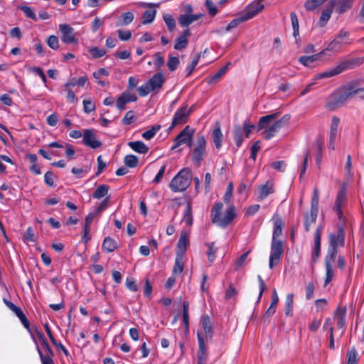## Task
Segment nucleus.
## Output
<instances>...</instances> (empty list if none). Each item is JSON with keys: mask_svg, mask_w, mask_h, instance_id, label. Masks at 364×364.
Here are the masks:
<instances>
[{"mask_svg": "<svg viewBox=\"0 0 364 364\" xmlns=\"http://www.w3.org/2000/svg\"><path fill=\"white\" fill-rule=\"evenodd\" d=\"M340 124V119L333 116L331 119V127H330V136L333 139V138H336L338 134V128Z\"/></svg>", "mask_w": 364, "mask_h": 364, "instance_id": "obj_41", "label": "nucleus"}, {"mask_svg": "<svg viewBox=\"0 0 364 364\" xmlns=\"http://www.w3.org/2000/svg\"><path fill=\"white\" fill-rule=\"evenodd\" d=\"M156 10H148L146 11L143 14V21L144 24L151 23L156 16Z\"/></svg>", "mask_w": 364, "mask_h": 364, "instance_id": "obj_52", "label": "nucleus"}, {"mask_svg": "<svg viewBox=\"0 0 364 364\" xmlns=\"http://www.w3.org/2000/svg\"><path fill=\"white\" fill-rule=\"evenodd\" d=\"M21 10L25 14V15L33 20H36V15L31 7L27 6H22Z\"/></svg>", "mask_w": 364, "mask_h": 364, "instance_id": "obj_61", "label": "nucleus"}, {"mask_svg": "<svg viewBox=\"0 0 364 364\" xmlns=\"http://www.w3.org/2000/svg\"><path fill=\"white\" fill-rule=\"evenodd\" d=\"M117 245L116 241L110 237L105 238L102 243V250L106 252H112L117 249Z\"/></svg>", "mask_w": 364, "mask_h": 364, "instance_id": "obj_31", "label": "nucleus"}, {"mask_svg": "<svg viewBox=\"0 0 364 364\" xmlns=\"http://www.w3.org/2000/svg\"><path fill=\"white\" fill-rule=\"evenodd\" d=\"M194 129L189 126H186L175 138L174 145L172 149H175L183 144H186L188 147L192 146L193 136Z\"/></svg>", "mask_w": 364, "mask_h": 364, "instance_id": "obj_8", "label": "nucleus"}, {"mask_svg": "<svg viewBox=\"0 0 364 364\" xmlns=\"http://www.w3.org/2000/svg\"><path fill=\"white\" fill-rule=\"evenodd\" d=\"M165 82V78L161 73H155L148 81L153 91L160 90Z\"/></svg>", "mask_w": 364, "mask_h": 364, "instance_id": "obj_21", "label": "nucleus"}, {"mask_svg": "<svg viewBox=\"0 0 364 364\" xmlns=\"http://www.w3.org/2000/svg\"><path fill=\"white\" fill-rule=\"evenodd\" d=\"M317 215L318 213L311 211L305 215L304 227L306 232L310 231L311 225L316 223Z\"/></svg>", "mask_w": 364, "mask_h": 364, "instance_id": "obj_37", "label": "nucleus"}, {"mask_svg": "<svg viewBox=\"0 0 364 364\" xmlns=\"http://www.w3.org/2000/svg\"><path fill=\"white\" fill-rule=\"evenodd\" d=\"M360 82V80H354L340 88L346 94L349 99H350L355 95H358L359 83Z\"/></svg>", "mask_w": 364, "mask_h": 364, "instance_id": "obj_19", "label": "nucleus"}, {"mask_svg": "<svg viewBox=\"0 0 364 364\" xmlns=\"http://www.w3.org/2000/svg\"><path fill=\"white\" fill-rule=\"evenodd\" d=\"M264 9V5L257 1V0L249 4L241 14L243 17V20L247 21L257 14H259Z\"/></svg>", "mask_w": 364, "mask_h": 364, "instance_id": "obj_14", "label": "nucleus"}, {"mask_svg": "<svg viewBox=\"0 0 364 364\" xmlns=\"http://www.w3.org/2000/svg\"><path fill=\"white\" fill-rule=\"evenodd\" d=\"M206 140L203 135L199 134L197 136L196 142L191 150L192 161L193 164L199 167L206 153Z\"/></svg>", "mask_w": 364, "mask_h": 364, "instance_id": "obj_5", "label": "nucleus"}, {"mask_svg": "<svg viewBox=\"0 0 364 364\" xmlns=\"http://www.w3.org/2000/svg\"><path fill=\"white\" fill-rule=\"evenodd\" d=\"M286 165L287 164L284 161H277L272 162L270 166L277 171L283 172L285 169Z\"/></svg>", "mask_w": 364, "mask_h": 364, "instance_id": "obj_64", "label": "nucleus"}, {"mask_svg": "<svg viewBox=\"0 0 364 364\" xmlns=\"http://www.w3.org/2000/svg\"><path fill=\"white\" fill-rule=\"evenodd\" d=\"M338 253V248L334 247H328L327 255L325 257V263L329 262L333 264L336 259Z\"/></svg>", "mask_w": 364, "mask_h": 364, "instance_id": "obj_45", "label": "nucleus"}, {"mask_svg": "<svg viewBox=\"0 0 364 364\" xmlns=\"http://www.w3.org/2000/svg\"><path fill=\"white\" fill-rule=\"evenodd\" d=\"M109 189V187L107 185H99L94 192L92 197L96 199H100L107 195Z\"/></svg>", "mask_w": 364, "mask_h": 364, "instance_id": "obj_35", "label": "nucleus"}, {"mask_svg": "<svg viewBox=\"0 0 364 364\" xmlns=\"http://www.w3.org/2000/svg\"><path fill=\"white\" fill-rule=\"evenodd\" d=\"M161 129L160 125H154L150 129L144 132L142 134V137L145 139L146 140H150L152 139L156 132Z\"/></svg>", "mask_w": 364, "mask_h": 364, "instance_id": "obj_49", "label": "nucleus"}, {"mask_svg": "<svg viewBox=\"0 0 364 364\" xmlns=\"http://www.w3.org/2000/svg\"><path fill=\"white\" fill-rule=\"evenodd\" d=\"M192 112V107L188 109L187 105L178 109L175 113L169 129H172L178 124H183L188 122V117Z\"/></svg>", "mask_w": 364, "mask_h": 364, "instance_id": "obj_12", "label": "nucleus"}, {"mask_svg": "<svg viewBox=\"0 0 364 364\" xmlns=\"http://www.w3.org/2000/svg\"><path fill=\"white\" fill-rule=\"evenodd\" d=\"M124 164L130 168H135L139 162L138 158L132 154L127 155L124 157Z\"/></svg>", "mask_w": 364, "mask_h": 364, "instance_id": "obj_51", "label": "nucleus"}, {"mask_svg": "<svg viewBox=\"0 0 364 364\" xmlns=\"http://www.w3.org/2000/svg\"><path fill=\"white\" fill-rule=\"evenodd\" d=\"M237 294V290L234 287V285L232 283H230L228 285V288L225 291V299L229 300L235 296H236Z\"/></svg>", "mask_w": 364, "mask_h": 364, "instance_id": "obj_57", "label": "nucleus"}, {"mask_svg": "<svg viewBox=\"0 0 364 364\" xmlns=\"http://www.w3.org/2000/svg\"><path fill=\"white\" fill-rule=\"evenodd\" d=\"M347 364H357L358 362V353L355 348H352L348 351Z\"/></svg>", "mask_w": 364, "mask_h": 364, "instance_id": "obj_53", "label": "nucleus"}, {"mask_svg": "<svg viewBox=\"0 0 364 364\" xmlns=\"http://www.w3.org/2000/svg\"><path fill=\"white\" fill-rule=\"evenodd\" d=\"M323 230L322 226H318L315 232L314 235V245L312 250V261L316 262L321 251V232Z\"/></svg>", "mask_w": 364, "mask_h": 364, "instance_id": "obj_17", "label": "nucleus"}, {"mask_svg": "<svg viewBox=\"0 0 364 364\" xmlns=\"http://www.w3.org/2000/svg\"><path fill=\"white\" fill-rule=\"evenodd\" d=\"M294 294L290 293L287 295L285 301V314L287 316H292V311L294 308Z\"/></svg>", "mask_w": 364, "mask_h": 364, "instance_id": "obj_34", "label": "nucleus"}, {"mask_svg": "<svg viewBox=\"0 0 364 364\" xmlns=\"http://www.w3.org/2000/svg\"><path fill=\"white\" fill-rule=\"evenodd\" d=\"M283 245L280 240H272L269 266L272 269L279 262L283 254Z\"/></svg>", "mask_w": 364, "mask_h": 364, "instance_id": "obj_9", "label": "nucleus"}, {"mask_svg": "<svg viewBox=\"0 0 364 364\" xmlns=\"http://www.w3.org/2000/svg\"><path fill=\"white\" fill-rule=\"evenodd\" d=\"M82 104L85 113H90L95 109V105L90 100H84Z\"/></svg>", "mask_w": 364, "mask_h": 364, "instance_id": "obj_62", "label": "nucleus"}, {"mask_svg": "<svg viewBox=\"0 0 364 364\" xmlns=\"http://www.w3.org/2000/svg\"><path fill=\"white\" fill-rule=\"evenodd\" d=\"M192 173L190 168L181 169L171 181L169 187L174 193L186 191L191 184Z\"/></svg>", "mask_w": 364, "mask_h": 364, "instance_id": "obj_2", "label": "nucleus"}, {"mask_svg": "<svg viewBox=\"0 0 364 364\" xmlns=\"http://www.w3.org/2000/svg\"><path fill=\"white\" fill-rule=\"evenodd\" d=\"M278 116L279 113L275 112L260 117L257 124V130H264L263 134L266 139H270L273 137L283 126L289 123L291 118L289 114H285L280 119L274 121Z\"/></svg>", "mask_w": 364, "mask_h": 364, "instance_id": "obj_1", "label": "nucleus"}, {"mask_svg": "<svg viewBox=\"0 0 364 364\" xmlns=\"http://www.w3.org/2000/svg\"><path fill=\"white\" fill-rule=\"evenodd\" d=\"M89 52L93 58H100L104 56L106 53V50L105 49L99 48L96 46L90 48Z\"/></svg>", "mask_w": 364, "mask_h": 364, "instance_id": "obj_54", "label": "nucleus"}, {"mask_svg": "<svg viewBox=\"0 0 364 364\" xmlns=\"http://www.w3.org/2000/svg\"><path fill=\"white\" fill-rule=\"evenodd\" d=\"M16 316L20 319L23 326L28 329L30 326V323L28 320L27 319L26 316L23 314V311L18 306H16L14 309L12 311Z\"/></svg>", "mask_w": 364, "mask_h": 364, "instance_id": "obj_38", "label": "nucleus"}, {"mask_svg": "<svg viewBox=\"0 0 364 364\" xmlns=\"http://www.w3.org/2000/svg\"><path fill=\"white\" fill-rule=\"evenodd\" d=\"M188 306L189 304L188 301H185L183 302V321L186 331L188 330L189 326Z\"/></svg>", "mask_w": 364, "mask_h": 364, "instance_id": "obj_47", "label": "nucleus"}, {"mask_svg": "<svg viewBox=\"0 0 364 364\" xmlns=\"http://www.w3.org/2000/svg\"><path fill=\"white\" fill-rule=\"evenodd\" d=\"M203 15L199 14H184L178 17V23L182 27H187L194 21L200 19Z\"/></svg>", "mask_w": 364, "mask_h": 364, "instance_id": "obj_23", "label": "nucleus"}, {"mask_svg": "<svg viewBox=\"0 0 364 364\" xmlns=\"http://www.w3.org/2000/svg\"><path fill=\"white\" fill-rule=\"evenodd\" d=\"M128 146L139 154H146L149 151V147L141 141H129Z\"/></svg>", "mask_w": 364, "mask_h": 364, "instance_id": "obj_26", "label": "nucleus"}, {"mask_svg": "<svg viewBox=\"0 0 364 364\" xmlns=\"http://www.w3.org/2000/svg\"><path fill=\"white\" fill-rule=\"evenodd\" d=\"M163 18H164V20L168 27V31L170 32H172L175 29V27H176L175 19L171 14H164Z\"/></svg>", "mask_w": 364, "mask_h": 364, "instance_id": "obj_50", "label": "nucleus"}, {"mask_svg": "<svg viewBox=\"0 0 364 364\" xmlns=\"http://www.w3.org/2000/svg\"><path fill=\"white\" fill-rule=\"evenodd\" d=\"M274 193V182L267 181L265 184L261 186L259 188V198L264 200L269 194Z\"/></svg>", "mask_w": 364, "mask_h": 364, "instance_id": "obj_25", "label": "nucleus"}, {"mask_svg": "<svg viewBox=\"0 0 364 364\" xmlns=\"http://www.w3.org/2000/svg\"><path fill=\"white\" fill-rule=\"evenodd\" d=\"M133 13L129 11L122 14L119 19L117 22V26H123L129 24L134 20Z\"/></svg>", "mask_w": 364, "mask_h": 364, "instance_id": "obj_32", "label": "nucleus"}, {"mask_svg": "<svg viewBox=\"0 0 364 364\" xmlns=\"http://www.w3.org/2000/svg\"><path fill=\"white\" fill-rule=\"evenodd\" d=\"M202 326L206 336L212 335V321L208 315L203 316L202 318Z\"/></svg>", "mask_w": 364, "mask_h": 364, "instance_id": "obj_36", "label": "nucleus"}, {"mask_svg": "<svg viewBox=\"0 0 364 364\" xmlns=\"http://www.w3.org/2000/svg\"><path fill=\"white\" fill-rule=\"evenodd\" d=\"M208 250L207 252L209 262H213L215 258L217 248L214 245V242L208 243Z\"/></svg>", "mask_w": 364, "mask_h": 364, "instance_id": "obj_59", "label": "nucleus"}, {"mask_svg": "<svg viewBox=\"0 0 364 364\" xmlns=\"http://www.w3.org/2000/svg\"><path fill=\"white\" fill-rule=\"evenodd\" d=\"M349 43H350V33L344 29H341L335 38L328 43L327 48L323 50H325V53L326 51H331L333 53H338L341 50L343 44Z\"/></svg>", "mask_w": 364, "mask_h": 364, "instance_id": "obj_6", "label": "nucleus"}, {"mask_svg": "<svg viewBox=\"0 0 364 364\" xmlns=\"http://www.w3.org/2000/svg\"><path fill=\"white\" fill-rule=\"evenodd\" d=\"M188 43V38H186L185 36H180L175 41L174 49L183 50L187 47Z\"/></svg>", "mask_w": 364, "mask_h": 364, "instance_id": "obj_44", "label": "nucleus"}, {"mask_svg": "<svg viewBox=\"0 0 364 364\" xmlns=\"http://www.w3.org/2000/svg\"><path fill=\"white\" fill-rule=\"evenodd\" d=\"M283 222L280 217L277 216L274 218V230L272 235V240H277V237L280 236L282 233Z\"/></svg>", "mask_w": 364, "mask_h": 364, "instance_id": "obj_27", "label": "nucleus"}, {"mask_svg": "<svg viewBox=\"0 0 364 364\" xmlns=\"http://www.w3.org/2000/svg\"><path fill=\"white\" fill-rule=\"evenodd\" d=\"M345 242V232L343 227L339 225L336 233L329 235V246L338 248L343 247Z\"/></svg>", "mask_w": 364, "mask_h": 364, "instance_id": "obj_16", "label": "nucleus"}, {"mask_svg": "<svg viewBox=\"0 0 364 364\" xmlns=\"http://www.w3.org/2000/svg\"><path fill=\"white\" fill-rule=\"evenodd\" d=\"M87 81V77L86 75L82 76L78 79L73 77V78L70 79L68 82H66L65 84V86L67 87H74L75 85H79V86L82 87L85 85V84L86 83Z\"/></svg>", "mask_w": 364, "mask_h": 364, "instance_id": "obj_40", "label": "nucleus"}, {"mask_svg": "<svg viewBox=\"0 0 364 364\" xmlns=\"http://www.w3.org/2000/svg\"><path fill=\"white\" fill-rule=\"evenodd\" d=\"M335 7V2L334 1H330L326 9L322 11L321 15L319 18V20L318 21V26L319 27H324L328 20L330 19L331 14L333 13V9Z\"/></svg>", "mask_w": 364, "mask_h": 364, "instance_id": "obj_20", "label": "nucleus"}, {"mask_svg": "<svg viewBox=\"0 0 364 364\" xmlns=\"http://www.w3.org/2000/svg\"><path fill=\"white\" fill-rule=\"evenodd\" d=\"M323 54H325V50H322L319 53L311 56H301L299 58V61L305 66H309Z\"/></svg>", "mask_w": 364, "mask_h": 364, "instance_id": "obj_30", "label": "nucleus"}, {"mask_svg": "<svg viewBox=\"0 0 364 364\" xmlns=\"http://www.w3.org/2000/svg\"><path fill=\"white\" fill-rule=\"evenodd\" d=\"M326 267V279L324 282V286L328 284L333 277V270L332 268V264H329V262L325 263Z\"/></svg>", "mask_w": 364, "mask_h": 364, "instance_id": "obj_48", "label": "nucleus"}, {"mask_svg": "<svg viewBox=\"0 0 364 364\" xmlns=\"http://www.w3.org/2000/svg\"><path fill=\"white\" fill-rule=\"evenodd\" d=\"M359 64L358 59H352L350 60H346L341 62L335 68L323 73H321L316 75L314 80L322 78H328L335 75H337L346 70L354 68Z\"/></svg>", "mask_w": 364, "mask_h": 364, "instance_id": "obj_4", "label": "nucleus"}, {"mask_svg": "<svg viewBox=\"0 0 364 364\" xmlns=\"http://www.w3.org/2000/svg\"><path fill=\"white\" fill-rule=\"evenodd\" d=\"M109 196H107L98 205L95 210V214H100L103 210L107 208L109 205Z\"/></svg>", "mask_w": 364, "mask_h": 364, "instance_id": "obj_60", "label": "nucleus"}, {"mask_svg": "<svg viewBox=\"0 0 364 364\" xmlns=\"http://www.w3.org/2000/svg\"><path fill=\"white\" fill-rule=\"evenodd\" d=\"M200 58V53H198L196 55V56L193 59L191 63L187 66V68L186 69V71L187 72V76H189L191 75V73L194 70L196 66L198 65Z\"/></svg>", "mask_w": 364, "mask_h": 364, "instance_id": "obj_56", "label": "nucleus"}, {"mask_svg": "<svg viewBox=\"0 0 364 364\" xmlns=\"http://www.w3.org/2000/svg\"><path fill=\"white\" fill-rule=\"evenodd\" d=\"M230 65V63H228L225 66L222 68L220 70H218L213 76H212L208 80V84H215L217 82L220 77L227 72L228 68Z\"/></svg>", "mask_w": 364, "mask_h": 364, "instance_id": "obj_42", "label": "nucleus"}, {"mask_svg": "<svg viewBox=\"0 0 364 364\" xmlns=\"http://www.w3.org/2000/svg\"><path fill=\"white\" fill-rule=\"evenodd\" d=\"M82 142L85 146L93 149L102 146V142L97 139L93 130L91 129L84 130Z\"/></svg>", "mask_w": 364, "mask_h": 364, "instance_id": "obj_15", "label": "nucleus"}, {"mask_svg": "<svg viewBox=\"0 0 364 364\" xmlns=\"http://www.w3.org/2000/svg\"><path fill=\"white\" fill-rule=\"evenodd\" d=\"M95 218V213H90L87 215L85 218V223L84 226V235L82 237V240H85V242H86L88 240H90V237H87L88 235V230L90 228V225L92 223V220Z\"/></svg>", "mask_w": 364, "mask_h": 364, "instance_id": "obj_43", "label": "nucleus"}, {"mask_svg": "<svg viewBox=\"0 0 364 364\" xmlns=\"http://www.w3.org/2000/svg\"><path fill=\"white\" fill-rule=\"evenodd\" d=\"M183 220L187 225H192L193 224L192 203L191 199L187 202Z\"/></svg>", "mask_w": 364, "mask_h": 364, "instance_id": "obj_29", "label": "nucleus"}, {"mask_svg": "<svg viewBox=\"0 0 364 364\" xmlns=\"http://www.w3.org/2000/svg\"><path fill=\"white\" fill-rule=\"evenodd\" d=\"M349 97L346 95L345 92L342 91L341 88L334 91L328 97V101L326 105V107L328 110H335L338 107L344 105Z\"/></svg>", "mask_w": 364, "mask_h": 364, "instance_id": "obj_7", "label": "nucleus"}, {"mask_svg": "<svg viewBox=\"0 0 364 364\" xmlns=\"http://www.w3.org/2000/svg\"><path fill=\"white\" fill-rule=\"evenodd\" d=\"M198 339L199 348L197 353L198 364H206L208 353L205 348V341L200 333H198Z\"/></svg>", "mask_w": 364, "mask_h": 364, "instance_id": "obj_18", "label": "nucleus"}, {"mask_svg": "<svg viewBox=\"0 0 364 364\" xmlns=\"http://www.w3.org/2000/svg\"><path fill=\"white\" fill-rule=\"evenodd\" d=\"M223 205L222 203H216L212 210L213 222L218 223L221 227H226L235 217V208L230 206L224 217H221L220 212Z\"/></svg>", "mask_w": 364, "mask_h": 364, "instance_id": "obj_3", "label": "nucleus"}, {"mask_svg": "<svg viewBox=\"0 0 364 364\" xmlns=\"http://www.w3.org/2000/svg\"><path fill=\"white\" fill-rule=\"evenodd\" d=\"M212 137L215 147L219 149L222 146L223 133L220 127L218 125L212 132Z\"/></svg>", "mask_w": 364, "mask_h": 364, "instance_id": "obj_28", "label": "nucleus"}, {"mask_svg": "<svg viewBox=\"0 0 364 364\" xmlns=\"http://www.w3.org/2000/svg\"><path fill=\"white\" fill-rule=\"evenodd\" d=\"M48 46L53 50H57L59 48V41L57 36L52 35L47 38Z\"/></svg>", "mask_w": 364, "mask_h": 364, "instance_id": "obj_58", "label": "nucleus"}, {"mask_svg": "<svg viewBox=\"0 0 364 364\" xmlns=\"http://www.w3.org/2000/svg\"><path fill=\"white\" fill-rule=\"evenodd\" d=\"M242 129L240 126H236L233 132V137L237 147L242 144Z\"/></svg>", "mask_w": 364, "mask_h": 364, "instance_id": "obj_46", "label": "nucleus"}, {"mask_svg": "<svg viewBox=\"0 0 364 364\" xmlns=\"http://www.w3.org/2000/svg\"><path fill=\"white\" fill-rule=\"evenodd\" d=\"M135 120V115L133 111H129L122 119V123L126 125L132 124Z\"/></svg>", "mask_w": 364, "mask_h": 364, "instance_id": "obj_63", "label": "nucleus"}, {"mask_svg": "<svg viewBox=\"0 0 364 364\" xmlns=\"http://www.w3.org/2000/svg\"><path fill=\"white\" fill-rule=\"evenodd\" d=\"M355 0H332L335 2L336 12L342 14L350 10Z\"/></svg>", "mask_w": 364, "mask_h": 364, "instance_id": "obj_22", "label": "nucleus"}, {"mask_svg": "<svg viewBox=\"0 0 364 364\" xmlns=\"http://www.w3.org/2000/svg\"><path fill=\"white\" fill-rule=\"evenodd\" d=\"M291 25L293 28V36L296 40V42H298V38L299 37V19L296 13L291 12L290 14Z\"/></svg>", "mask_w": 364, "mask_h": 364, "instance_id": "obj_33", "label": "nucleus"}, {"mask_svg": "<svg viewBox=\"0 0 364 364\" xmlns=\"http://www.w3.org/2000/svg\"><path fill=\"white\" fill-rule=\"evenodd\" d=\"M180 64L178 58L174 56H170L167 63V66L170 71L173 72L176 70Z\"/></svg>", "mask_w": 364, "mask_h": 364, "instance_id": "obj_55", "label": "nucleus"}, {"mask_svg": "<svg viewBox=\"0 0 364 364\" xmlns=\"http://www.w3.org/2000/svg\"><path fill=\"white\" fill-rule=\"evenodd\" d=\"M188 245L189 240L187 234L182 232L177 243L178 250L176 251V255H181L183 257V255L185 254Z\"/></svg>", "mask_w": 364, "mask_h": 364, "instance_id": "obj_24", "label": "nucleus"}, {"mask_svg": "<svg viewBox=\"0 0 364 364\" xmlns=\"http://www.w3.org/2000/svg\"><path fill=\"white\" fill-rule=\"evenodd\" d=\"M59 30L61 32V40L63 43L67 44H77L78 38L73 27L66 23L60 24Z\"/></svg>", "mask_w": 364, "mask_h": 364, "instance_id": "obj_11", "label": "nucleus"}, {"mask_svg": "<svg viewBox=\"0 0 364 364\" xmlns=\"http://www.w3.org/2000/svg\"><path fill=\"white\" fill-rule=\"evenodd\" d=\"M184 263L183 261V256L176 255L175 264L173 268V274H180L183 270Z\"/></svg>", "mask_w": 364, "mask_h": 364, "instance_id": "obj_39", "label": "nucleus"}, {"mask_svg": "<svg viewBox=\"0 0 364 364\" xmlns=\"http://www.w3.org/2000/svg\"><path fill=\"white\" fill-rule=\"evenodd\" d=\"M37 334H38V338L41 340L42 344L46 349V354L44 355V354H43V353L41 350V349L39 348V347L37 346V350L38 352L42 364H46L47 363L48 364H54V361L53 360V357L54 356V353H53L52 348L49 346L48 343L44 338L42 333L37 331Z\"/></svg>", "mask_w": 364, "mask_h": 364, "instance_id": "obj_10", "label": "nucleus"}, {"mask_svg": "<svg viewBox=\"0 0 364 364\" xmlns=\"http://www.w3.org/2000/svg\"><path fill=\"white\" fill-rule=\"evenodd\" d=\"M346 185L344 183L341 184L333 208L339 220H341L343 217L341 207L346 201Z\"/></svg>", "mask_w": 364, "mask_h": 364, "instance_id": "obj_13", "label": "nucleus"}]
</instances>
